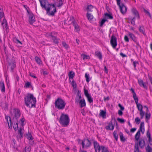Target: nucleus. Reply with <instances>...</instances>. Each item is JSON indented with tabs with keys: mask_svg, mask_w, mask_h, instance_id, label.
Returning a JSON list of instances; mask_svg holds the SVG:
<instances>
[{
	"mask_svg": "<svg viewBox=\"0 0 152 152\" xmlns=\"http://www.w3.org/2000/svg\"><path fill=\"white\" fill-rule=\"evenodd\" d=\"M29 17V22L30 24H32L34 23L35 20V17H34L33 14L30 12L28 13Z\"/></svg>",
	"mask_w": 152,
	"mask_h": 152,
	"instance_id": "nucleus-14",
	"label": "nucleus"
},
{
	"mask_svg": "<svg viewBox=\"0 0 152 152\" xmlns=\"http://www.w3.org/2000/svg\"><path fill=\"white\" fill-rule=\"evenodd\" d=\"M8 67L11 69V70L12 71L14 68L15 67V61L13 59L12 60L8 63Z\"/></svg>",
	"mask_w": 152,
	"mask_h": 152,
	"instance_id": "nucleus-13",
	"label": "nucleus"
},
{
	"mask_svg": "<svg viewBox=\"0 0 152 152\" xmlns=\"http://www.w3.org/2000/svg\"><path fill=\"white\" fill-rule=\"evenodd\" d=\"M54 104L55 107L59 110L64 109L66 105L64 100L59 98L55 100Z\"/></svg>",
	"mask_w": 152,
	"mask_h": 152,
	"instance_id": "nucleus-4",
	"label": "nucleus"
},
{
	"mask_svg": "<svg viewBox=\"0 0 152 152\" xmlns=\"http://www.w3.org/2000/svg\"><path fill=\"white\" fill-rule=\"evenodd\" d=\"M14 42L17 44L19 43L21 45L22 44V43L21 41L16 38H14L13 39Z\"/></svg>",
	"mask_w": 152,
	"mask_h": 152,
	"instance_id": "nucleus-47",
	"label": "nucleus"
},
{
	"mask_svg": "<svg viewBox=\"0 0 152 152\" xmlns=\"http://www.w3.org/2000/svg\"><path fill=\"white\" fill-rule=\"evenodd\" d=\"M110 42L113 48H115L117 45V39L113 35L111 37Z\"/></svg>",
	"mask_w": 152,
	"mask_h": 152,
	"instance_id": "nucleus-10",
	"label": "nucleus"
},
{
	"mask_svg": "<svg viewBox=\"0 0 152 152\" xmlns=\"http://www.w3.org/2000/svg\"><path fill=\"white\" fill-rule=\"evenodd\" d=\"M140 135V131H138L135 135V140L138 141L139 139Z\"/></svg>",
	"mask_w": 152,
	"mask_h": 152,
	"instance_id": "nucleus-32",
	"label": "nucleus"
},
{
	"mask_svg": "<svg viewBox=\"0 0 152 152\" xmlns=\"http://www.w3.org/2000/svg\"><path fill=\"white\" fill-rule=\"evenodd\" d=\"M10 113L13 118V121L15 120L17 121L20 115V111L19 109L17 108L10 110Z\"/></svg>",
	"mask_w": 152,
	"mask_h": 152,
	"instance_id": "nucleus-6",
	"label": "nucleus"
},
{
	"mask_svg": "<svg viewBox=\"0 0 152 152\" xmlns=\"http://www.w3.org/2000/svg\"><path fill=\"white\" fill-rule=\"evenodd\" d=\"M69 77V80H73L75 76V73L72 71H71L68 74Z\"/></svg>",
	"mask_w": 152,
	"mask_h": 152,
	"instance_id": "nucleus-27",
	"label": "nucleus"
},
{
	"mask_svg": "<svg viewBox=\"0 0 152 152\" xmlns=\"http://www.w3.org/2000/svg\"><path fill=\"white\" fill-rule=\"evenodd\" d=\"M57 33L55 32H53L49 35V37L54 38L57 37Z\"/></svg>",
	"mask_w": 152,
	"mask_h": 152,
	"instance_id": "nucleus-31",
	"label": "nucleus"
},
{
	"mask_svg": "<svg viewBox=\"0 0 152 152\" xmlns=\"http://www.w3.org/2000/svg\"><path fill=\"white\" fill-rule=\"evenodd\" d=\"M30 148L29 147H26L25 148V152H30Z\"/></svg>",
	"mask_w": 152,
	"mask_h": 152,
	"instance_id": "nucleus-64",
	"label": "nucleus"
},
{
	"mask_svg": "<svg viewBox=\"0 0 152 152\" xmlns=\"http://www.w3.org/2000/svg\"><path fill=\"white\" fill-rule=\"evenodd\" d=\"M84 93L86 96L87 97L90 95L89 94L88 92V91L85 88H84Z\"/></svg>",
	"mask_w": 152,
	"mask_h": 152,
	"instance_id": "nucleus-54",
	"label": "nucleus"
},
{
	"mask_svg": "<svg viewBox=\"0 0 152 152\" xmlns=\"http://www.w3.org/2000/svg\"><path fill=\"white\" fill-rule=\"evenodd\" d=\"M82 56H83V60L88 59L89 58V57L88 56H87L85 54H82Z\"/></svg>",
	"mask_w": 152,
	"mask_h": 152,
	"instance_id": "nucleus-57",
	"label": "nucleus"
},
{
	"mask_svg": "<svg viewBox=\"0 0 152 152\" xmlns=\"http://www.w3.org/2000/svg\"><path fill=\"white\" fill-rule=\"evenodd\" d=\"M139 31L142 33L143 35H145L144 28L143 26H140L139 27Z\"/></svg>",
	"mask_w": 152,
	"mask_h": 152,
	"instance_id": "nucleus-30",
	"label": "nucleus"
},
{
	"mask_svg": "<svg viewBox=\"0 0 152 152\" xmlns=\"http://www.w3.org/2000/svg\"><path fill=\"white\" fill-rule=\"evenodd\" d=\"M129 36L136 43L137 45H139V43L137 42V39L136 37H135L134 35L131 33L129 32L128 33Z\"/></svg>",
	"mask_w": 152,
	"mask_h": 152,
	"instance_id": "nucleus-18",
	"label": "nucleus"
},
{
	"mask_svg": "<svg viewBox=\"0 0 152 152\" xmlns=\"http://www.w3.org/2000/svg\"><path fill=\"white\" fill-rule=\"evenodd\" d=\"M53 40V42L54 43L58 44L59 43L60 40L59 39L57 38V37L52 38V39Z\"/></svg>",
	"mask_w": 152,
	"mask_h": 152,
	"instance_id": "nucleus-44",
	"label": "nucleus"
},
{
	"mask_svg": "<svg viewBox=\"0 0 152 152\" xmlns=\"http://www.w3.org/2000/svg\"><path fill=\"white\" fill-rule=\"evenodd\" d=\"M22 127L20 128L19 129L18 131V134L19 136V137L20 138L22 137L23 136V129Z\"/></svg>",
	"mask_w": 152,
	"mask_h": 152,
	"instance_id": "nucleus-26",
	"label": "nucleus"
},
{
	"mask_svg": "<svg viewBox=\"0 0 152 152\" xmlns=\"http://www.w3.org/2000/svg\"><path fill=\"white\" fill-rule=\"evenodd\" d=\"M5 119L7 120L9 128H12V124L14 130L15 131L17 130L18 127V121H17L16 120H15L14 121H13V122L12 123L11 119L10 117L6 116L5 117Z\"/></svg>",
	"mask_w": 152,
	"mask_h": 152,
	"instance_id": "nucleus-5",
	"label": "nucleus"
},
{
	"mask_svg": "<svg viewBox=\"0 0 152 152\" xmlns=\"http://www.w3.org/2000/svg\"><path fill=\"white\" fill-rule=\"evenodd\" d=\"M145 149L146 152H152V148L149 145L146 147Z\"/></svg>",
	"mask_w": 152,
	"mask_h": 152,
	"instance_id": "nucleus-46",
	"label": "nucleus"
},
{
	"mask_svg": "<svg viewBox=\"0 0 152 152\" xmlns=\"http://www.w3.org/2000/svg\"><path fill=\"white\" fill-rule=\"evenodd\" d=\"M41 6L42 8L45 9L49 4L47 0H39Z\"/></svg>",
	"mask_w": 152,
	"mask_h": 152,
	"instance_id": "nucleus-12",
	"label": "nucleus"
},
{
	"mask_svg": "<svg viewBox=\"0 0 152 152\" xmlns=\"http://www.w3.org/2000/svg\"><path fill=\"white\" fill-rule=\"evenodd\" d=\"M135 121L136 124H138L140 121V119L138 117H137L135 119Z\"/></svg>",
	"mask_w": 152,
	"mask_h": 152,
	"instance_id": "nucleus-56",
	"label": "nucleus"
},
{
	"mask_svg": "<svg viewBox=\"0 0 152 152\" xmlns=\"http://www.w3.org/2000/svg\"><path fill=\"white\" fill-rule=\"evenodd\" d=\"M138 131L141 132L142 134H143L145 132L144 128V122H142L140 124L139 129Z\"/></svg>",
	"mask_w": 152,
	"mask_h": 152,
	"instance_id": "nucleus-21",
	"label": "nucleus"
},
{
	"mask_svg": "<svg viewBox=\"0 0 152 152\" xmlns=\"http://www.w3.org/2000/svg\"><path fill=\"white\" fill-rule=\"evenodd\" d=\"M138 82L140 86L141 87H143L146 90H147V88L145 83L141 79H138Z\"/></svg>",
	"mask_w": 152,
	"mask_h": 152,
	"instance_id": "nucleus-15",
	"label": "nucleus"
},
{
	"mask_svg": "<svg viewBox=\"0 0 152 152\" xmlns=\"http://www.w3.org/2000/svg\"><path fill=\"white\" fill-rule=\"evenodd\" d=\"M89 74H88V73H86L85 74V77L86 78V81L87 83H88L90 81V79L89 77Z\"/></svg>",
	"mask_w": 152,
	"mask_h": 152,
	"instance_id": "nucleus-42",
	"label": "nucleus"
},
{
	"mask_svg": "<svg viewBox=\"0 0 152 152\" xmlns=\"http://www.w3.org/2000/svg\"><path fill=\"white\" fill-rule=\"evenodd\" d=\"M144 12H145V13L146 14H147L150 18H151V15L148 11L144 9Z\"/></svg>",
	"mask_w": 152,
	"mask_h": 152,
	"instance_id": "nucleus-58",
	"label": "nucleus"
},
{
	"mask_svg": "<svg viewBox=\"0 0 152 152\" xmlns=\"http://www.w3.org/2000/svg\"><path fill=\"white\" fill-rule=\"evenodd\" d=\"M137 107L138 110L140 111V115L141 119H142L145 115V112L142 110V105L139 103H136Z\"/></svg>",
	"mask_w": 152,
	"mask_h": 152,
	"instance_id": "nucleus-8",
	"label": "nucleus"
},
{
	"mask_svg": "<svg viewBox=\"0 0 152 152\" xmlns=\"http://www.w3.org/2000/svg\"><path fill=\"white\" fill-rule=\"evenodd\" d=\"M106 20L104 19H102L101 22L100 23V26L101 27H102L103 25V24L105 22Z\"/></svg>",
	"mask_w": 152,
	"mask_h": 152,
	"instance_id": "nucleus-59",
	"label": "nucleus"
},
{
	"mask_svg": "<svg viewBox=\"0 0 152 152\" xmlns=\"http://www.w3.org/2000/svg\"><path fill=\"white\" fill-rule=\"evenodd\" d=\"M93 7L92 5H88L87 8V9L88 11L89 12H92V9Z\"/></svg>",
	"mask_w": 152,
	"mask_h": 152,
	"instance_id": "nucleus-48",
	"label": "nucleus"
},
{
	"mask_svg": "<svg viewBox=\"0 0 152 152\" xmlns=\"http://www.w3.org/2000/svg\"><path fill=\"white\" fill-rule=\"evenodd\" d=\"M0 88L1 92H5V87L4 82L3 81H1L0 82Z\"/></svg>",
	"mask_w": 152,
	"mask_h": 152,
	"instance_id": "nucleus-23",
	"label": "nucleus"
},
{
	"mask_svg": "<svg viewBox=\"0 0 152 152\" xmlns=\"http://www.w3.org/2000/svg\"><path fill=\"white\" fill-rule=\"evenodd\" d=\"M23 6L25 9L27 10V12L28 14L30 13V12L28 10L29 8L27 5H24Z\"/></svg>",
	"mask_w": 152,
	"mask_h": 152,
	"instance_id": "nucleus-63",
	"label": "nucleus"
},
{
	"mask_svg": "<svg viewBox=\"0 0 152 152\" xmlns=\"http://www.w3.org/2000/svg\"><path fill=\"white\" fill-rule=\"evenodd\" d=\"M134 152H140L139 151L138 144V143L134 144Z\"/></svg>",
	"mask_w": 152,
	"mask_h": 152,
	"instance_id": "nucleus-40",
	"label": "nucleus"
},
{
	"mask_svg": "<svg viewBox=\"0 0 152 152\" xmlns=\"http://www.w3.org/2000/svg\"><path fill=\"white\" fill-rule=\"evenodd\" d=\"M29 75L31 77H33L34 78L36 79L37 78V77L36 76V75L34 73H29Z\"/></svg>",
	"mask_w": 152,
	"mask_h": 152,
	"instance_id": "nucleus-62",
	"label": "nucleus"
},
{
	"mask_svg": "<svg viewBox=\"0 0 152 152\" xmlns=\"http://www.w3.org/2000/svg\"><path fill=\"white\" fill-rule=\"evenodd\" d=\"M81 98V96L80 95H79V94H77V95L75 99V102L77 103L78 102H79L80 100V99Z\"/></svg>",
	"mask_w": 152,
	"mask_h": 152,
	"instance_id": "nucleus-41",
	"label": "nucleus"
},
{
	"mask_svg": "<svg viewBox=\"0 0 152 152\" xmlns=\"http://www.w3.org/2000/svg\"><path fill=\"white\" fill-rule=\"evenodd\" d=\"M31 84L29 82H27L25 83V87L27 88H28L31 86Z\"/></svg>",
	"mask_w": 152,
	"mask_h": 152,
	"instance_id": "nucleus-61",
	"label": "nucleus"
},
{
	"mask_svg": "<svg viewBox=\"0 0 152 152\" xmlns=\"http://www.w3.org/2000/svg\"><path fill=\"white\" fill-rule=\"evenodd\" d=\"M26 136L28 140H32L34 139L31 133H28L26 134Z\"/></svg>",
	"mask_w": 152,
	"mask_h": 152,
	"instance_id": "nucleus-39",
	"label": "nucleus"
},
{
	"mask_svg": "<svg viewBox=\"0 0 152 152\" xmlns=\"http://www.w3.org/2000/svg\"><path fill=\"white\" fill-rule=\"evenodd\" d=\"M24 99L25 104L27 107L31 108L35 107L36 99L33 94H27L24 97Z\"/></svg>",
	"mask_w": 152,
	"mask_h": 152,
	"instance_id": "nucleus-1",
	"label": "nucleus"
},
{
	"mask_svg": "<svg viewBox=\"0 0 152 152\" xmlns=\"http://www.w3.org/2000/svg\"><path fill=\"white\" fill-rule=\"evenodd\" d=\"M87 17L89 21L92 20L94 18L93 15L91 13H88L87 14Z\"/></svg>",
	"mask_w": 152,
	"mask_h": 152,
	"instance_id": "nucleus-37",
	"label": "nucleus"
},
{
	"mask_svg": "<svg viewBox=\"0 0 152 152\" xmlns=\"http://www.w3.org/2000/svg\"><path fill=\"white\" fill-rule=\"evenodd\" d=\"M69 22L70 23H72L76 31L78 32L80 31V29L79 26L77 23L74 21V19L73 18L70 19Z\"/></svg>",
	"mask_w": 152,
	"mask_h": 152,
	"instance_id": "nucleus-11",
	"label": "nucleus"
},
{
	"mask_svg": "<svg viewBox=\"0 0 152 152\" xmlns=\"http://www.w3.org/2000/svg\"><path fill=\"white\" fill-rule=\"evenodd\" d=\"M71 84L74 88H76L77 86L76 83L73 80L71 82Z\"/></svg>",
	"mask_w": 152,
	"mask_h": 152,
	"instance_id": "nucleus-55",
	"label": "nucleus"
},
{
	"mask_svg": "<svg viewBox=\"0 0 152 152\" xmlns=\"http://www.w3.org/2000/svg\"><path fill=\"white\" fill-rule=\"evenodd\" d=\"M70 119L68 115L62 113L60 117L59 122L63 127H66L69 125Z\"/></svg>",
	"mask_w": 152,
	"mask_h": 152,
	"instance_id": "nucleus-2",
	"label": "nucleus"
},
{
	"mask_svg": "<svg viewBox=\"0 0 152 152\" xmlns=\"http://www.w3.org/2000/svg\"><path fill=\"white\" fill-rule=\"evenodd\" d=\"M62 45L66 49H68L69 48L68 45L66 44L65 42H62Z\"/></svg>",
	"mask_w": 152,
	"mask_h": 152,
	"instance_id": "nucleus-53",
	"label": "nucleus"
},
{
	"mask_svg": "<svg viewBox=\"0 0 152 152\" xmlns=\"http://www.w3.org/2000/svg\"><path fill=\"white\" fill-rule=\"evenodd\" d=\"M35 60L36 62L39 64L40 65L42 64V61L37 56L35 57Z\"/></svg>",
	"mask_w": 152,
	"mask_h": 152,
	"instance_id": "nucleus-38",
	"label": "nucleus"
},
{
	"mask_svg": "<svg viewBox=\"0 0 152 152\" xmlns=\"http://www.w3.org/2000/svg\"><path fill=\"white\" fill-rule=\"evenodd\" d=\"M106 111L102 110H100L99 115L100 116L102 117L103 118H106Z\"/></svg>",
	"mask_w": 152,
	"mask_h": 152,
	"instance_id": "nucleus-24",
	"label": "nucleus"
},
{
	"mask_svg": "<svg viewBox=\"0 0 152 152\" xmlns=\"http://www.w3.org/2000/svg\"><path fill=\"white\" fill-rule=\"evenodd\" d=\"M87 98L88 99V101L90 103H92L93 102V98H92L91 96L90 95L87 97Z\"/></svg>",
	"mask_w": 152,
	"mask_h": 152,
	"instance_id": "nucleus-51",
	"label": "nucleus"
},
{
	"mask_svg": "<svg viewBox=\"0 0 152 152\" xmlns=\"http://www.w3.org/2000/svg\"><path fill=\"white\" fill-rule=\"evenodd\" d=\"M135 17H134L130 19L131 24L133 26H134L135 25Z\"/></svg>",
	"mask_w": 152,
	"mask_h": 152,
	"instance_id": "nucleus-50",
	"label": "nucleus"
},
{
	"mask_svg": "<svg viewBox=\"0 0 152 152\" xmlns=\"http://www.w3.org/2000/svg\"><path fill=\"white\" fill-rule=\"evenodd\" d=\"M151 116V114L150 113H146L145 114V120L147 122L150 119Z\"/></svg>",
	"mask_w": 152,
	"mask_h": 152,
	"instance_id": "nucleus-36",
	"label": "nucleus"
},
{
	"mask_svg": "<svg viewBox=\"0 0 152 152\" xmlns=\"http://www.w3.org/2000/svg\"><path fill=\"white\" fill-rule=\"evenodd\" d=\"M117 120L118 121L122 123H124L125 122L124 120L123 119L118 118L117 119Z\"/></svg>",
	"mask_w": 152,
	"mask_h": 152,
	"instance_id": "nucleus-60",
	"label": "nucleus"
},
{
	"mask_svg": "<svg viewBox=\"0 0 152 152\" xmlns=\"http://www.w3.org/2000/svg\"><path fill=\"white\" fill-rule=\"evenodd\" d=\"M78 141L79 143L81 142V144L83 149H88L91 145V142L88 138H84L83 140L78 139Z\"/></svg>",
	"mask_w": 152,
	"mask_h": 152,
	"instance_id": "nucleus-7",
	"label": "nucleus"
},
{
	"mask_svg": "<svg viewBox=\"0 0 152 152\" xmlns=\"http://www.w3.org/2000/svg\"><path fill=\"white\" fill-rule=\"evenodd\" d=\"M106 129L107 130H113L114 128V126L112 122L110 123L109 125L106 126Z\"/></svg>",
	"mask_w": 152,
	"mask_h": 152,
	"instance_id": "nucleus-25",
	"label": "nucleus"
},
{
	"mask_svg": "<svg viewBox=\"0 0 152 152\" xmlns=\"http://www.w3.org/2000/svg\"><path fill=\"white\" fill-rule=\"evenodd\" d=\"M102 152H109L108 150V148L104 145H101Z\"/></svg>",
	"mask_w": 152,
	"mask_h": 152,
	"instance_id": "nucleus-35",
	"label": "nucleus"
},
{
	"mask_svg": "<svg viewBox=\"0 0 152 152\" xmlns=\"http://www.w3.org/2000/svg\"><path fill=\"white\" fill-rule=\"evenodd\" d=\"M79 103L80 104V106L81 107H82L86 106V104L84 99L80 100Z\"/></svg>",
	"mask_w": 152,
	"mask_h": 152,
	"instance_id": "nucleus-33",
	"label": "nucleus"
},
{
	"mask_svg": "<svg viewBox=\"0 0 152 152\" xmlns=\"http://www.w3.org/2000/svg\"><path fill=\"white\" fill-rule=\"evenodd\" d=\"M133 96L134 99L135 100V102L136 103H137L138 101V98L136 96V93L134 94H133Z\"/></svg>",
	"mask_w": 152,
	"mask_h": 152,
	"instance_id": "nucleus-52",
	"label": "nucleus"
},
{
	"mask_svg": "<svg viewBox=\"0 0 152 152\" xmlns=\"http://www.w3.org/2000/svg\"><path fill=\"white\" fill-rule=\"evenodd\" d=\"M113 136L115 139L116 141H117L118 138V135L117 134V132L116 131H114L113 132Z\"/></svg>",
	"mask_w": 152,
	"mask_h": 152,
	"instance_id": "nucleus-49",
	"label": "nucleus"
},
{
	"mask_svg": "<svg viewBox=\"0 0 152 152\" xmlns=\"http://www.w3.org/2000/svg\"><path fill=\"white\" fill-rule=\"evenodd\" d=\"M45 10L46 11L47 14L49 16H54L55 13L56 12V9L54 4H48Z\"/></svg>",
	"mask_w": 152,
	"mask_h": 152,
	"instance_id": "nucleus-3",
	"label": "nucleus"
},
{
	"mask_svg": "<svg viewBox=\"0 0 152 152\" xmlns=\"http://www.w3.org/2000/svg\"><path fill=\"white\" fill-rule=\"evenodd\" d=\"M120 138L121 142H124L126 140V139L124 137L123 133L120 132L119 133Z\"/></svg>",
	"mask_w": 152,
	"mask_h": 152,
	"instance_id": "nucleus-34",
	"label": "nucleus"
},
{
	"mask_svg": "<svg viewBox=\"0 0 152 152\" xmlns=\"http://www.w3.org/2000/svg\"><path fill=\"white\" fill-rule=\"evenodd\" d=\"M57 7H60L63 4L64 0H54Z\"/></svg>",
	"mask_w": 152,
	"mask_h": 152,
	"instance_id": "nucleus-17",
	"label": "nucleus"
},
{
	"mask_svg": "<svg viewBox=\"0 0 152 152\" xmlns=\"http://www.w3.org/2000/svg\"><path fill=\"white\" fill-rule=\"evenodd\" d=\"M138 144L141 148H143L145 147V140L142 139H140L139 141Z\"/></svg>",
	"mask_w": 152,
	"mask_h": 152,
	"instance_id": "nucleus-16",
	"label": "nucleus"
},
{
	"mask_svg": "<svg viewBox=\"0 0 152 152\" xmlns=\"http://www.w3.org/2000/svg\"><path fill=\"white\" fill-rule=\"evenodd\" d=\"M120 11L122 13L124 14L125 13L127 10L126 7L123 4H121V6L120 7Z\"/></svg>",
	"mask_w": 152,
	"mask_h": 152,
	"instance_id": "nucleus-19",
	"label": "nucleus"
},
{
	"mask_svg": "<svg viewBox=\"0 0 152 152\" xmlns=\"http://www.w3.org/2000/svg\"><path fill=\"white\" fill-rule=\"evenodd\" d=\"M4 16V12L3 9L0 7V20Z\"/></svg>",
	"mask_w": 152,
	"mask_h": 152,
	"instance_id": "nucleus-45",
	"label": "nucleus"
},
{
	"mask_svg": "<svg viewBox=\"0 0 152 152\" xmlns=\"http://www.w3.org/2000/svg\"><path fill=\"white\" fill-rule=\"evenodd\" d=\"M19 123H20L21 125L23 128V126L26 124L25 119L22 116V118L20 119L19 121Z\"/></svg>",
	"mask_w": 152,
	"mask_h": 152,
	"instance_id": "nucleus-28",
	"label": "nucleus"
},
{
	"mask_svg": "<svg viewBox=\"0 0 152 152\" xmlns=\"http://www.w3.org/2000/svg\"><path fill=\"white\" fill-rule=\"evenodd\" d=\"M94 147L96 152H100L102 148L101 146H100L99 143L96 141H94L93 142Z\"/></svg>",
	"mask_w": 152,
	"mask_h": 152,
	"instance_id": "nucleus-9",
	"label": "nucleus"
},
{
	"mask_svg": "<svg viewBox=\"0 0 152 152\" xmlns=\"http://www.w3.org/2000/svg\"><path fill=\"white\" fill-rule=\"evenodd\" d=\"M132 12L133 15H135V17L138 19H140V16L137 11L135 8H133L132 9Z\"/></svg>",
	"mask_w": 152,
	"mask_h": 152,
	"instance_id": "nucleus-20",
	"label": "nucleus"
},
{
	"mask_svg": "<svg viewBox=\"0 0 152 152\" xmlns=\"http://www.w3.org/2000/svg\"><path fill=\"white\" fill-rule=\"evenodd\" d=\"M104 15L108 19H112L113 18V17L112 14L106 13L104 14Z\"/></svg>",
	"mask_w": 152,
	"mask_h": 152,
	"instance_id": "nucleus-43",
	"label": "nucleus"
},
{
	"mask_svg": "<svg viewBox=\"0 0 152 152\" xmlns=\"http://www.w3.org/2000/svg\"><path fill=\"white\" fill-rule=\"evenodd\" d=\"M146 136L148 138V141L150 145H152V138L151 137V134L149 131V130H148L146 133Z\"/></svg>",
	"mask_w": 152,
	"mask_h": 152,
	"instance_id": "nucleus-22",
	"label": "nucleus"
},
{
	"mask_svg": "<svg viewBox=\"0 0 152 152\" xmlns=\"http://www.w3.org/2000/svg\"><path fill=\"white\" fill-rule=\"evenodd\" d=\"M95 55L100 60L102 59V55L101 52L96 51L95 53Z\"/></svg>",
	"mask_w": 152,
	"mask_h": 152,
	"instance_id": "nucleus-29",
	"label": "nucleus"
}]
</instances>
